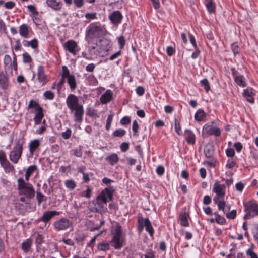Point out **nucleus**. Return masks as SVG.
I'll return each mask as SVG.
<instances>
[{
	"label": "nucleus",
	"instance_id": "13",
	"mask_svg": "<svg viewBox=\"0 0 258 258\" xmlns=\"http://www.w3.org/2000/svg\"><path fill=\"white\" fill-rule=\"evenodd\" d=\"M10 85L9 78L6 72H0V87L3 90L7 89Z\"/></svg>",
	"mask_w": 258,
	"mask_h": 258
},
{
	"label": "nucleus",
	"instance_id": "36",
	"mask_svg": "<svg viewBox=\"0 0 258 258\" xmlns=\"http://www.w3.org/2000/svg\"><path fill=\"white\" fill-rule=\"evenodd\" d=\"M12 60L11 56L8 54L5 55L4 58V64L5 68H13L12 66Z\"/></svg>",
	"mask_w": 258,
	"mask_h": 258
},
{
	"label": "nucleus",
	"instance_id": "16",
	"mask_svg": "<svg viewBox=\"0 0 258 258\" xmlns=\"http://www.w3.org/2000/svg\"><path fill=\"white\" fill-rule=\"evenodd\" d=\"M47 5L55 11H59L61 10L62 4L59 0H46Z\"/></svg>",
	"mask_w": 258,
	"mask_h": 258
},
{
	"label": "nucleus",
	"instance_id": "23",
	"mask_svg": "<svg viewBox=\"0 0 258 258\" xmlns=\"http://www.w3.org/2000/svg\"><path fill=\"white\" fill-rule=\"evenodd\" d=\"M184 136L186 142L188 144L193 145L195 143L196 136L190 130H185Z\"/></svg>",
	"mask_w": 258,
	"mask_h": 258
},
{
	"label": "nucleus",
	"instance_id": "44",
	"mask_svg": "<svg viewBox=\"0 0 258 258\" xmlns=\"http://www.w3.org/2000/svg\"><path fill=\"white\" fill-rule=\"evenodd\" d=\"M91 193H92L91 189L89 186H87V189L86 190L83 191L80 194V196L82 197L90 198L91 196Z\"/></svg>",
	"mask_w": 258,
	"mask_h": 258
},
{
	"label": "nucleus",
	"instance_id": "43",
	"mask_svg": "<svg viewBox=\"0 0 258 258\" xmlns=\"http://www.w3.org/2000/svg\"><path fill=\"white\" fill-rule=\"evenodd\" d=\"M126 133V132L123 129H117L113 133L114 137H122Z\"/></svg>",
	"mask_w": 258,
	"mask_h": 258
},
{
	"label": "nucleus",
	"instance_id": "32",
	"mask_svg": "<svg viewBox=\"0 0 258 258\" xmlns=\"http://www.w3.org/2000/svg\"><path fill=\"white\" fill-rule=\"evenodd\" d=\"M44 116L42 109L36 111L34 117V120L35 124H40L41 120Z\"/></svg>",
	"mask_w": 258,
	"mask_h": 258
},
{
	"label": "nucleus",
	"instance_id": "11",
	"mask_svg": "<svg viewBox=\"0 0 258 258\" xmlns=\"http://www.w3.org/2000/svg\"><path fill=\"white\" fill-rule=\"evenodd\" d=\"M64 48L73 55H76L79 49L77 43L72 40H68L63 44Z\"/></svg>",
	"mask_w": 258,
	"mask_h": 258
},
{
	"label": "nucleus",
	"instance_id": "47",
	"mask_svg": "<svg viewBox=\"0 0 258 258\" xmlns=\"http://www.w3.org/2000/svg\"><path fill=\"white\" fill-rule=\"evenodd\" d=\"M205 6L209 13H212L215 12V5L213 2L206 4H205Z\"/></svg>",
	"mask_w": 258,
	"mask_h": 258
},
{
	"label": "nucleus",
	"instance_id": "20",
	"mask_svg": "<svg viewBox=\"0 0 258 258\" xmlns=\"http://www.w3.org/2000/svg\"><path fill=\"white\" fill-rule=\"evenodd\" d=\"M112 96L113 93L112 91L110 90H107L100 97V100L102 104H107L111 101Z\"/></svg>",
	"mask_w": 258,
	"mask_h": 258
},
{
	"label": "nucleus",
	"instance_id": "56",
	"mask_svg": "<svg viewBox=\"0 0 258 258\" xmlns=\"http://www.w3.org/2000/svg\"><path fill=\"white\" fill-rule=\"evenodd\" d=\"M118 44L119 45L120 48L121 49H122L124 47L125 44V41L124 37L122 36L118 37Z\"/></svg>",
	"mask_w": 258,
	"mask_h": 258
},
{
	"label": "nucleus",
	"instance_id": "17",
	"mask_svg": "<svg viewBox=\"0 0 258 258\" xmlns=\"http://www.w3.org/2000/svg\"><path fill=\"white\" fill-rule=\"evenodd\" d=\"M75 121L78 122H81L83 120V115L84 114V109L82 105L75 108L74 110Z\"/></svg>",
	"mask_w": 258,
	"mask_h": 258
},
{
	"label": "nucleus",
	"instance_id": "54",
	"mask_svg": "<svg viewBox=\"0 0 258 258\" xmlns=\"http://www.w3.org/2000/svg\"><path fill=\"white\" fill-rule=\"evenodd\" d=\"M44 197V195L42 194L39 191L37 190L36 191V198L39 205H40V204L43 200Z\"/></svg>",
	"mask_w": 258,
	"mask_h": 258
},
{
	"label": "nucleus",
	"instance_id": "57",
	"mask_svg": "<svg viewBox=\"0 0 258 258\" xmlns=\"http://www.w3.org/2000/svg\"><path fill=\"white\" fill-rule=\"evenodd\" d=\"M215 221L220 224L223 225L226 223V220L223 217L221 216L220 215H218L215 218Z\"/></svg>",
	"mask_w": 258,
	"mask_h": 258
},
{
	"label": "nucleus",
	"instance_id": "12",
	"mask_svg": "<svg viewBox=\"0 0 258 258\" xmlns=\"http://www.w3.org/2000/svg\"><path fill=\"white\" fill-rule=\"evenodd\" d=\"M37 79L42 85L45 84L48 81L45 74L44 67L41 65L39 66L37 69Z\"/></svg>",
	"mask_w": 258,
	"mask_h": 258
},
{
	"label": "nucleus",
	"instance_id": "60",
	"mask_svg": "<svg viewBox=\"0 0 258 258\" xmlns=\"http://www.w3.org/2000/svg\"><path fill=\"white\" fill-rule=\"evenodd\" d=\"M73 154L77 157H80L82 155L81 148L79 147L73 150Z\"/></svg>",
	"mask_w": 258,
	"mask_h": 258
},
{
	"label": "nucleus",
	"instance_id": "37",
	"mask_svg": "<svg viewBox=\"0 0 258 258\" xmlns=\"http://www.w3.org/2000/svg\"><path fill=\"white\" fill-rule=\"evenodd\" d=\"M64 184L67 188L70 190H74L76 186V183L73 179H68L65 181Z\"/></svg>",
	"mask_w": 258,
	"mask_h": 258
},
{
	"label": "nucleus",
	"instance_id": "25",
	"mask_svg": "<svg viewBox=\"0 0 258 258\" xmlns=\"http://www.w3.org/2000/svg\"><path fill=\"white\" fill-rule=\"evenodd\" d=\"M19 32L22 37L24 38H27L29 34L28 26L26 24H23L19 27Z\"/></svg>",
	"mask_w": 258,
	"mask_h": 258
},
{
	"label": "nucleus",
	"instance_id": "49",
	"mask_svg": "<svg viewBox=\"0 0 258 258\" xmlns=\"http://www.w3.org/2000/svg\"><path fill=\"white\" fill-rule=\"evenodd\" d=\"M247 255H249L250 258H258L257 255L253 252V248L251 246L247 251Z\"/></svg>",
	"mask_w": 258,
	"mask_h": 258
},
{
	"label": "nucleus",
	"instance_id": "3",
	"mask_svg": "<svg viewBox=\"0 0 258 258\" xmlns=\"http://www.w3.org/2000/svg\"><path fill=\"white\" fill-rule=\"evenodd\" d=\"M105 31V29L99 23H92L86 29L85 39L88 41H91L104 35Z\"/></svg>",
	"mask_w": 258,
	"mask_h": 258
},
{
	"label": "nucleus",
	"instance_id": "51",
	"mask_svg": "<svg viewBox=\"0 0 258 258\" xmlns=\"http://www.w3.org/2000/svg\"><path fill=\"white\" fill-rule=\"evenodd\" d=\"M174 126H175V130L176 132L178 135H180L181 128V126H180L179 122H178V121L177 120V119L176 118L174 119Z\"/></svg>",
	"mask_w": 258,
	"mask_h": 258
},
{
	"label": "nucleus",
	"instance_id": "48",
	"mask_svg": "<svg viewBox=\"0 0 258 258\" xmlns=\"http://www.w3.org/2000/svg\"><path fill=\"white\" fill-rule=\"evenodd\" d=\"M45 99L52 100L54 97V94L50 91H46L43 93Z\"/></svg>",
	"mask_w": 258,
	"mask_h": 258
},
{
	"label": "nucleus",
	"instance_id": "6",
	"mask_svg": "<svg viewBox=\"0 0 258 258\" xmlns=\"http://www.w3.org/2000/svg\"><path fill=\"white\" fill-rule=\"evenodd\" d=\"M246 214L244 219H250L258 215V204L254 201H248L243 204Z\"/></svg>",
	"mask_w": 258,
	"mask_h": 258
},
{
	"label": "nucleus",
	"instance_id": "53",
	"mask_svg": "<svg viewBox=\"0 0 258 258\" xmlns=\"http://www.w3.org/2000/svg\"><path fill=\"white\" fill-rule=\"evenodd\" d=\"M23 61L25 63L30 62L32 61L31 56L27 52L24 53L23 54Z\"/></svg>",
	"mask_w": 258,
	"mask_h": 258
},
{
	"label": "nucleus",
	"instance_id": "15",
	"mask_svg": "<svg viewBox=\"0 0 258 258\" xmlns=\"http://www.w3.org/2000/svg\"><path fill=\"white\" fill-rule=\"evenodd\" d=\"M109 18L113 24H118L121 22L122 16L119 11H115L109 15Z\"/></svg>",
	"mask_w": 258,
	"mask_h": 258
},
{
	"label": "nucleus",
	"instance_id": "29",
	"mask_svg": "<svg viewBox=\"0 0 258 258\" xmlns=\"http://www.w3.org/2000/svg\"><path fill=\"white\" fill-rule=\"evenodd\" d=\"M32 243V239L28 238L24 241L22 243V249L25 252H27L30 249Z\"/></svg>",
	"mask_w": 258,
	"mask_h": 258
},
{
	"label": "nucleus",
	"instance_id": "63",
	"mask_svg": "<svg viewBox=\"0 0 258 258\" xmlns=\"http://www.w3.org/2000/svg\"><path fill=\"white\" fill-rule=\"evenodd\" d=\"M120 147L122 152H126L129 148V144L126 142H123L121 144Z\"/></svg>",
	"mask_w": 258,
	"mask_h": 258
},
{
	"label": "nucleus",
	"instance_id": "27",
	"mask_svg": "<svg viewBox=\"0 0 258 258\" xmlns=\"http://www.w3.org/2000/svg\"><path fill=\"white\" fill-rule=\"evenodd\" d=\"M0 164L7 173H10L14 170V166L11 165L8 160L0 162Z\"/></svg>",
	"mask_w": 258,
	"mask_h": 258
},
{
	"label": "nucleus",
	"instance_id": "31",
	"mask_svg": "<svg viewBox=\"0 0 258 258\" xmlns=\"http://www.w3.org/2000/svg\"><path fill=\"white\" fill-rule=\"evenodd\" d=\"M118 157L116 154L113 153L107 156L106 160L111 165L113 166L118 161Z\"/></svg>",
	"mask_w": 258,
	"mask_h": 258
},
{
	"label": "nucleus",
	"instance_id": "1",
	"mask_svg": "<svg viewBox=\"0 0 258 258\" xmlns=\"http://www.w3.org/2000/svg\"><path fill=\"white\" fill-rule=\"evenodd\" d=\"M225 184H222L218 180L216 181L213 185L212 192L215 193L213 198V201L217 205L218 209L222 210L225 213L224 208L226 206V202L223 200L225 195Z\"/></svg>",
	"mask_w": 258,
	"mask_h": 258
},
{
	"label": "nucleus",
	"instance_id": "50",
	"mask_svg": "<svg viewBox=\"0 0 258 258\" xmlns=\"http://www.w3.org/2000/svg\"><path fill=\"white\" fill-rule=\"evenodd\" d=\"M71 135L72 131L70 128H68L65 132H62L61 134L62 137L65 140L69 139Z\"/></svg>",
	"mask_w": 258,
	"mask_h": 258
},
{
	"label": "nucleus",
	"instance_id": "5",
	"mask_svg": "<svg viewBox=\"0 0 258 258\" xmlns=\"http://www.w3.org/2000/svg\"><path fill=\"white\" fill-rule=\"evenodd\" d=\"M24 143V141L23 139L18 140L13 150L10 152L9 158L12 163L17 164L22 154Z\"/></svg>",
	"mask_w": 258,
	"mask_h": 258
},
{
	"label": "nucleus",
	"instance_id": "38",
	"mask_svg": "<svg viewBox=\"0 0 258 258\" xmlns=\"http://www.w3.org/2000/svg\"><path fill=\"white\" fill-rule=\"evenodd\" d=\"M87 236L84 233L78 234L75 237L77 242L81 246L83 245V241L85 240Z\"/></svg>",
	"mask_w": 258,
	"mask_h": 258
},
{
	"label": "nucleus",
	"instance_id": "46",
	"mask_svg": "<svg viewBox=\"0 0 258 258\" xmlns=\"http://www.w3.org/2000/svg\"><path fill=\"white\" fill-rule=\"evenodd\" d=\"M232 51L234 55L238 54L240 52V48L237 43H233L231 45Z\"/></svg>",
	"mask_w": 258,
	"mask_h": 258
},
{
	"label": "nucleus",
	"instance_id": "19",
	"mask_svg": "<svg viewBox=\"0 0 258 258\" xmlns=\"http://www.w3.org/2000/svg\"><path fill=\"white\" fill-rule=\"evenodd\" d=\"M106 204H104L96 199V203L94 204L93 211L101 214L107 212V208L106 206Z\"/></svg>",
	"mask_w": 258,
	"mask_h": 258
},
{
	"label": "nucleus",
	"instance_id": "59",
	"mask_svg": "<svg viewBox=\"0 0 258 258\" xmlns=\"http://www.w3.org/2000/svg\"><path fill=\"white\" fill-rule=\"evenodd\" d=\"M235 165V162L232 159H228L226 164V167L229 169L232 168Z\"/></svg>",
	"mask_w": 258,
	"mask_h": 258
},
{
	"label": "nucleus",
	"instance_id": "18",
	"mask_svg": "<svg viewBox=\"0 0 258 258\" xmlns=\"http://www.w3.org/2000/svg\"><path fill=\"white\" fill-rule=\"evenodd\" d=\"M243 94V96L246 98L248 102L251 104H253L254 103V98H253L254 93L253 92V90L252 88H248L246 89H244Z\"/></svg>",
	"mask_w": 258,
	"mask_h": 258
},
{
	"label": "nucleus",
	"instance_id": "39",
	"mask_svg": "<svg viewBox=\"0 0 258 258\" xmlns=\"http://www.w3.org/2000/svg\"><path fill=\"white\" fill-rule=\"evenodd\" d=\"M28 107L30 108H35L36 112L40 110V109H42L38 102L34 101L33 100H31L30 101Z\"/></svg>",
	"mask_w": 258,
	"mask_h": 258
},
{
	"label": "nucleus",
	"instance_id": "35",
	"mask_svg": "<svg viewBox=\"0 0 258 258\" xmlns=\"http://www.w3.org/2000/svg\"><path fill=\"white\" fill-rule=\"evenodd\" d=\"M204 153L206 157L211 158L214 154L213 147L211 145L207 146L204 149Z\"/></svg>",
	"mask_w": 258,
	"mask_h": 258
},
{
	"label": "nucleus",
	"instance_id": "45",
	"mask_svg": "<svg viewBox=\"0 0 258 258\" xmlns=\"http://www.w3.org/2000/svg\"><path fill=\"white\" fill-rule=\"evenodd\" d=\"M225 214L227 218L230 219H234L236 216V211L235 210H233L230 212H226V210L224 209Z\"/></svg>",
	"mask_w": 258,
	"mask_h": 258
},
{
	"label": "nucleus",
	"instance_id": "26",
	"mask_svg": "<svg viewBox=\"0 0 258 258\" xmlns=\"http://www.w3.org/2000/svg\"><path fill=\"white\" fill-rule=\"evenodd\" d=\"M144 227H145L146 231L149 233L150 236L153 237L154 230L148 218L144 219Z\"/></svg>",
	"mask_w": 258,
	"mask_h": 258
},
{
	"label": "nucleus",
	"instance_id": "24",
	"mask_svg": "<svg viewBox=\"0 0 258 258\" xmlns=\"http://www.w3.org/2000/svg\"><path fill=\"white\" fill-rule=\"evenodd\" d=\"M110 242L109 243L106 241L101 242L97 244V251L99 252H105L110 249Z\"/></svg>",
	"mask_w": 258,
	"mask_h": 258
},
{
	"label": "nucleus",
	"instance_id": "14",
	"mask_svg": "<svg viewBox=\"0 0 258 258\" xmlns=\"http://www.w3.org/2000/svg\"><path fill=\"white\" fill-rule=\"evenodd\" d=\"M41 145V141L38 139H35L30 141L29 144V152L31 155H33L40 147Z\"/></svg>",
	"mask_w": 258,
	"mask_h": 258
},
{
	"label": "nucleus",
	"instance_id": "61",
	"mask_svg": "<svg viewBox=\"0 0 258 258\" xmlns=\"http://www.w3.org/2000/svg\"><path fill=\"white\" fill-rule=\"evenodd\" d=\"M85 17L89 20H94L97 18L96 13H87L85 14Z\"/></svg>",
	"mask_w": 258,
	"mask_h": 258
},
{
	"label": "nucleus",
	"instance_id": "22",
	"mask_svg": "<svg viewBox=\"0 0 258 258\" xmlns=\"http://www.w3.org/2000/svg\"><path fill=\"white\" fill-rule=\"evenodd\" d=\"M232 75L234 77V79L235 83L239 86L244 87L246 86V81L245 79L242 75L236 76L235 72L232 69Z\"/></svg>",
	"mask_w": 258,
	"mask_h": 258
},
{
	"label": "nucleus",
	"instance_id": "62",
	"mask_svg": "<svg viewBox=\"0 0 258 258\" xmlns=\"http://www.w3.org/2000/svg\"><path fill=\"white\" fill-rule=\"evenodd\" d=\"M226 154L229 157H233L235 155V151L232 148H228L226 150Z\"/></svg>",
	"mask_w": 258,
	"mask_h": 258
},
{
	"label": "nucleus",
	"instance_id": "7",
	"mask_svg": "<svg viewBox=\"0 0 258 258\" xmlns=\"http://www.w3.org/2000/svg\"><path fill=\"white\" fill-rule=\"evenodd\" d=\"M114 190L112 186H109L103 189L101 193L96 197L97 201H99L104 204H106L108 199L112 200L113 193Z\"/></svg>",
	"mask_w": 258,
	"mask_h": 258
},
{
	"label": "nucleus",
	"instance_id": "55",
	"mask_svg": "<svg viewBox=\"0 0 258 258\" xmlns=\"http://www.w3.org/2000/svg\"><path fill=\"white\" fill-rule=\"evenodd\" d=\"M139 128V125L136 120H134L132 125V130L134 131V135L137 136L138 130Z\"/></svg>",
	"mask_w": 258,
	"mask_h": 258
},
{
	"label": "nucleus",
	"instance_id": "10",
	"mask_svg": "<svg viewBox=\"0 0 258 258\" xmlns=\"http://www.w3.org/2000/svg\"><path fill=\"white\" fill-rule=\"evenodd\" d=\"M66 103L68 107L72 112L74 111L75 108L81 105L79 104L78 98L72 94L68 96L66 99Z\"/></svg>",
	"mask_w": 258,
	"mask_h": 258
},
{
	"label": "nucleus",
	"instance_id": "64",
	"mask_svg": "<svg viewBox=\"0 0 258 258\" xmlns=\"http://www.w3.org/2000/svg\"><path fill=\"white\" fill-rule=\"evenodd\" d=\"M145 258H155V252L153 250H150L145 255Z\"/></svg>",
	"mask_w": 258,
	"mask_h": 258
},
{
	"label": "nucleus",
	"instance_id": "8",
	"mask_svg": "<svg viewBox=\"0 0 258 258\" xmlns=\"http://www.w3.org/2000/svg\"><path fill=\"white\" fill-rule=\"evenodd\" d=\"M202 135L204 137L209 135H215L218 137L221 135V130L218 127H213L212 125L206 124L203 127Z\"/></svg>",
	"mask_w": 258,
	"mask_h": 258
},
{
	"label": "nucleus",
	"instance_id": "58",
	"mask_svg": "<svg viewBox=\"0 0 258 258\" xmlns=\"http://www.w3.org/2000/svg\"><path fill=\"white\" fill-rule=\"evenodd\" d=\"M93 175V174L91 172L88 173H84L83 175V179L85 182L87 183L90 181V177Z\"/></svg>",
	"mask_w": 258,
	"mask_h": 258
},
{
	"label": "nucleus",
	"instance_id": "52",
	"mask_svg": "<svg viewBox=\"0 0 258 258\" xmlns=\"http://www.w3.org/2000/svg\"><path fill=\"white\" fill-rule=\"evenodd\" d=\"M113 115L110 114L107 117V119L106 120V126H105L106 129L107 130H109L110 128L111 124L112 119H113Z\"/></svg>",
	"mask_w": 258,
	"mask_h": 258
},
{
	"label": "nucleus",
	"instance_id": "42",
	"mask_svg": "<svg viewBox=\"0 0 258 258\" xmlns=\"http://www.w3.org/2000/svg\"><path fill=\"white\" fill-rule=\"evenodd\" d=\"M200 83L205 88V91L207 93L210 90V86L208 80L207 79L202 80Z\"/></svg>",
	"mask_w": 258,
	"mask_h": 258
},
{
	"label": "nucleus",
	"instance_id": "41",
	"mask_svg": "<svg viewBox=\"0 0 258 258\" xmlns=\"http://www.w3.org/2000/svg\"><path fill=\"white\" fill-rule=\"evenodd\" d=\"M73 75L70 74V72L67 67L66 66H63L62 67V73H61V77L68 78L70 77V76H72Z\"/></svg>",
	"mask_w": 258,
	"mask_h": 258
},
{
	"label": "nucleus",
	"instance_id": "9",
	"mask_svg": "<svg viewBox=\"0 0 258 258\" xmlns=\"http://www.w3.org/2000/svg\"><path fill=\"white\" fill-rule=\"evenodd\" d=\"M72 224V223L70 220L63 218L55 221L53 226L56 231H62L69 228Z\"/></svg>",
	"mask_w": 258,
	"mask_h": 258
},
{
	"label": "nucleus",
	"instance_id": "21",
	"mask_svg": "<svg viewBox=\"0 0 258 258\" xmlns=\"http://www.w3.org/2000/svg\"><path fill=\"white\" fill-rule=\"evenodd\" d=\"M59 215V212L56 211H47L43 213L41 220L46 223L49 221L53 216Z\"/></svg>",
	"mask_w": 258,
	"mask_h": 258
},
{
	"label": "nucleus",
	"instance_id": "33",
	"mask_svg": "<svg viewBox=\"0 0 258 258\" xmlns=\"http://www.w3.org/2000/svg\"><path fill=\"white\" fill-rule=\"evenodd\" d=\"M37 169V166L36 165H31L29 166L27 169L25 173V180L26 181H28L29 180V178L32 174Z\"/></svg>",
	"mask_w": 258,
	"mask_h": 258
},
{
	"label": "nucleus",
	"instance_id": "34",
	"mask_svg": "<svg viewBox=\"0 0 258 258\" xmlns=\"http://www.w3.org/2000/svg\"><path fill=\"white\" fill-rule=\"evenodd\" d=\"M188 215L184 213L181 214L180 216V224L183 226L187 227L189 226V222L188 221Z\"/></svg>",
	"mask_w": 258,
	"mask_h": 258
},
{
	"label": "nucleus",
	"instance_id": "2",
	"mask_svg": "<svg viewBox=\"0 0 258 258\" xmlns=\"http://www.w3.org/2000/svg\"><path fill=\"white\" fill-rule=\"evenodd\" d=\"M111 233L112 236L110 242L111 245L115 249H121L124 244L125 239L119 224L117 223L112 227Z\"/></svg>",
	"mask_w": 258,
	"mask_h": 258
},
{
	"label": "nucleus",
	"instance_id": "40",
	"mask_svg": "<svg viewBox=\"0 0 258 258\" xmlns=\"http://www.w3.org/2000/svg\"><path fill=\"white\" fill-rule=\"evenodd\" d=\"M138 230L140 233L142 232L144 227V219L139 217L138 220Z\"/></svg>",
	"mask_w": 258,
	"mask_h": 258
},
{
	"label": "nucleus",
	"instance_id": "30",
	"mask_svg": "<svg viewBox=\"0 0 258 258\" xmlns=\"http://www.w3.org/2000/svg\"><path fill=\"white\" fill-rule=\"evenodd\" d=\"M205 112L201 109H198L195 114V119L198 121H202L206 118Z\"/></svg>",
	"mask_w": 258,
	"mask_h": 258
},
{
	"label": "nucleus",
	"instance_id": "4",
	"mask_svg": "<svg viewBox=\"0 0 258 258\" xmlns=\"http://www.w3.org/2000/svg\"><path fill=\"white\" fill-rule=\"evenodd\" d=\"M18 189L20 194L24 195L26 197L31 199L35 195V191L31 184L26 182L23 178L18 179Z\"/></svg>",
	"mask_w": 258,
	"mask_h": 258
},
{
	"label": "nucleus",
	"instance_id": "28",
	"mask_svg": "<svg viewBox=\"0 0 258 258\" xmlns=\"http://www.w3.org/2000/svg\"><path fill=\"white\" fill-rule=\"evenodd\" d=\"M67 82L70 86V88L72 91H74L77 87L76 79L74 75L70 76V77L67 78Z\"/></svg>",
	"mask_w": 258,
	"mask_h": 258
}]
</instances>
